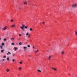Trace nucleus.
Wrapping results in <instances>:
<instances>
[{"instance_id":"obj_1","label":"nucleus","mask_w":77,"mask_h":77,"mask_svg":"<svg viewBox=\"0 0 77 77\" xmlns=\"http://www.w3.org/2000/svg\"><path fill=\"white\" fill-rule=\"evenodd\" d=\"M24 27L25 29H27V26H25L23 24H22V26L20 27V28L23 30V31H24Z\"/></svg>"},{"instance_id":"obj_2","label":"nucleus","mask_w":77,"mask_h":77,"mask_svg":"<svg viewBox=\"0 0 77 77\" xmlns=\"http://www.w3.org/2000/svg\"><path fill=\"white\" fill-rule=\"evenodd\" d=\"M8 28V27L6 26H4L2 29V30H6V29Z\"/></svg>"},{"instance_id":"obj_3","label":"nucleus","mask_w":77,"mask_h":77,"mask_svg":"<svg viewBox=\"0 0 77 77\" xmlns=\"http://www.w3.org/2000/svg\"><path fill=\"white\" fill-rule=\"evenodd\" d=\"M72 8H77V4H74L72 5Z\"/></svg>"},{"instance_id":"obj_4","label":"nucleus","mask_w":77,"mask_h":77,"mask_svg":"<svg viewBox=\"0 0 77 77\" xmlns=\"http://www.w3.org/2000/svg\"><path fill=\"white\" fill-rule=\"evenodd\" d=\"M27 47H23L24 51H26L27 50Z\"/></svg>"},{"instance_id":"obj_5","label":"nucleus","mask_w":77,"mask_h":77,"mask_svg":"<svg viewBox=\"0 0 77 77\" xmlns=\"http://www.w3.org/2000/svg\"><path fill=\"white\" fill-rule=\"evenodd\" d=\"M23 4L24 5H27V2H23Z\"/></svg>"},{"instance_id":"obj_6","label":"nucleus","mask_w":77,"mask_h":77,"mask_svg":"<svg viewBox=\"0 0 77 77\" xmlns=\"http://www.w3.org/2000/svg\"><path fill=\"white\" fill-rule=\"evenodd\" d=\"M14 48L15 49V51H17V50H18V48H16L15 47H14Z\"/></svg>"},{"instance_id":"obj_7","label":"nucleus","mask_w":77,"mask_h":77,"mask_svg":"<svg viewBox=\"0 0 77 77\" xmlns=\"http://www.w3.org/2000/svg\"><path fill=\"white\" fill-rule=\"evenodd\" d=\"M7 55H9V54H11V53L9 52H8L7 54Z\"/></svg>"},{"instance_id":"obj_8","label":"nucleus","mask_w":77,"mask_h":77,"mask_svg":"<svg viewBox=\"0 0 77 77\" xmlns=\"http://www.w3.org/2000/svg\"><path fill=\"white\" fill-rule=\"evenodd\" d=\"M52 69H54V71H56V70H57V69H55L53 67H52Z\"/></svg>"},{"instance_id":"obj_9","label":"nucleus","mask_w":77,"mask_h":77,"mask_svg":"<svg viewBox=\"0 0 77 77\" xmlns=\"http://www.w3.org/2000/svg\"><path fill=\"white\" fill-rule=\"evenodd\" d=\"M61 53V54H62L63 55L64 54H65V52L63 51H62Z\"/></svg>"},{"instance_id":"obj_10","label":"nucleus","mask_w":77,"mask_h":77,"mask_svg":"<svg viewBox=\"0 0 77 77\" xmlns=\"http://www.w3.org/2000/svg\"><path fill=\"white\" fill-rule=\"evenodd\" d=\"M0 47L1 49H3V46L2 45H1L0 46Z\"/></svg>"},{"instance_id":"obj_11","label":"nucleus","mask_w":77,"mask_h":77,"mask_svg":"<svg viewBox=\"0 0 77 77\" xmlns=\"http://www.w3.org/2000/svg\"><path fill=\"white\" fill-rule=\"evenodd\" d=\"M19 44L20 45H22V43H21V42H20L19 43Z\"/></svg>"},{"instance_id":"obj_12","label":"nucleus","mask_w":77,"mask_h":77,"mask_svg":"<svg viewBox=\"0 0 77 77\" xmlns=\"http://www.w3.org/2000/svg\"><path fill=\"white\" fill-rule=\"evenodd\" d=\"M51 56H49V60H50V59H51Z\"/></svg>"},{"instance_id":"obj_13","label":"nucleus","mask_w":77,"mask_h":77,"mask_svg":"<svg viewBox=\"0 0 77 77\" xmlns=\"http://www.w3.org/2000/svg\"><path fill=\"white\" fill-rule=\"evenodd\" d=\"M75 35H77V31H75Z\"/></svg>"},{"instance_id":"obj_14","label":"nucleus","mask_w":77,"mask_h":77,"mask_svg":"<svg viewBox=\"0 0 77 77\" xmlns=\"http://www.w3.org/2000/svg\"><path fill=\"white\" fill-rule=\"evenodd\" d=\"M11 40H14V38H11Z\"/></svg>"},{"instance_id":"obj_15","label":"nucleus","mask_w":77,"mask_h":77,"mask_svg":"<svg viewBox=\"0 0 77 77\" xmlns=\"http://www.w3.org/2000/svg\"><path fill=\"white\" fill-rule=\"evenodd\" d=\"M12 55L13 56V57H14V56L15 55V54H14V53H13L12 54Z\"/></svg>"},{"instance_id":"obj_16","label":"nucleus","mask_w":77,"mask_h":77,"mask_svg":"<svg viewBox=\"0 0 77 77\" xmlns=\"http://www.w3.org/2000/svg\"><path fill=\"white\" fill-rule=\"evenodd\" d=\"M4 41H6V38L4 39Z\"/></svg>"},{"instance_id":"obj_17","label":"nucleus","mask_w":77,"mask_h":77,"mask_svg":"<svg viewBox=\"0 0 77 77\" xmlns=\"http://www.w3.org/2000/svg\"><path fill=\"white\" fill-rule=\"evenodd\" d=\"M15 27V25H13L12 26H11L12 27Z\"/></svg>"},{"instance_id":"obj_18","label":"nucleus","mask_w":77,"mask_h":77,"mask_svg":"<svg viewBox=\"0 0 77 77\" xmlns=\"http://www.w3.org/2000/svg\"><path fill=\"white\" fill-rule=\"evenodd\" d=\"M19 70H21V67H20V68L18 69Z\"/></svg>"},{"instance_id":"obj_19","label":"nucleus","mask_w":77,"mask_h":77,"mask_svg":"<svg viewBox=\"0 0 77 77\" xmlns=\"http://www.w3.org/2000/svg\"><path fill=\"white\" fill-rule=\"evenodd\" d=\"M6 71L7 72H9V69H7L6 70Z\"/></svg>"},{"instance_id":"obj_20","label":"nucleus","mask_w":77,"mask_h":77,"mask_svg":"<svg viewBox=\"0 0 77 77\" xmlns=\"http://www.w3.org/2000/svg\"><path fill=\"white\" fill-rule=\"evenodd\" d=\"M2 45L4 46V45H5V44H4V43H2Z\"/></svg>"},{"instance_id":"obj_21","label":"nucleus","mask_w":77,"mask_h":77,"mask_svg":"<svg viewBox=\"0 0 77 77\" xmlns=\"http://www.w3.org/2000/svg\"><path fill=\"white\" fill-rule=\"evenodd\" d=\"M3 51H4V50L3 49L1 51V53H3Z\"/></svg>"},{"instance_id":"obj_22","label":"nucleus","mask_w":77,"mask_h":77,"mask_svg":"<svg viewBox=\"0 0 77 77\" xmlns=\"http://www.w3.org/2000/svg\"><path fill=\"white\" fill-rule=\"evenodd\" d=\"M14 61H15V60L14 59H12V62H14Z\"/></svg>"},{"instance_id":"obj_23","label":"nucleus","mask_w":77,"mask_h":77,"mask_svg":"<svg viewBox=\"0 0 77 77\" xmlns=\"http://www.w3.org/2000/svg\"><path fill=\"white\" fill-rule=\"evenodd\" d=\"M38 72H41V71L39 70H38Z\"/></svg>"},{"instance_id":"obj_24","label":"nucleus","mask_w":77,"mask_h":77,"mask_svg":"<svg viewBox=\"0 0 77 77\" xmlns=\"http://www.w3.org/2000/svg\"><path fill=\"white\" fill-rule=\"evenodd\" d=\"M27 47H29V48H30V45H27Z\"/></svg>"},{"instance_id":"obj_25","label":"nucleus","mask_w":77,"mask_h":77,"mask_svg":"<svg viewBox=\"0 0 77 77\" xmlns=\"http://www.w3.org/2000/svg\"><path fill=\"white\" fill-rule=\"evenodd\" d=\"M19 9H20V10L21 9V7H19L18 8Z\"/></svg>"},{"instance_id":"obj_26","label":"nucleus","mask_w":77,"mask_h":77,"mask_svg":"<svg viewBox=\"0 0 77 77\" xmlns=\"http://www.w3.org/2000/svg\"><path fill=\"white\" fill-rule=\"evenodd\" d=\"M11 45H15V44H14V43H11Z\"/></svg>"},{"instance_id":"obj_27","label":"nucleus","mask_w":77,"mask_h":77,"mask_svg":"<svg viewBox=\"0 0 77 77\" xmlns=\"http://www.w3.org/2000/svg\"><path fill=\"white\" fill-rule=\"evenodd\" d=\"M7 60H9V57L7 58Z\"/></svg>"},{"instance_id":"obj_28","label":"nucleus","mask_w":77,"mask_h":77,"mask_svg":"<svg viewBox=\"0 0 77 77\" xmlns=\"http://www.w3.org/2000/svg\"><path fill=\"white\" fill-rule=\"evenodd\" d=\"M30 31H32V28H30Z\"/></svg>"},{"instance_id":"obj_29","label":"nucleus","mask_w":77,"mask_h":77,"mask_svg":"<svg viewBox=\"0 0 77 77\" xmlns=\"http://www.w3.org/2000/svg\"><path fill=\"white\" fill-rule=\"evenodd\" d=\"M29 35V33H27L26 34V36H27L28 35Z\"/></svg>"},{"instance_id":"obj_30","label":"nucleus","mask_w":77,"mask_h":77,"mask_svg":"<svg viewBox=\"0 0 77 77\" xmlns=\"http://www.w3.org/2000/svg\"><path fill=\"white\" fill-rule=\"evenodd\" d=\"M20 64H22V62H21V61L20 62Z\"/></svg>"},{"instance_id":"obj_31","label":"nucleus","mask_w":77,"mask_h":77,"mask_svg":"<svg viewBox=\"0 0 77 77\" xmlns=\"http://www.w3.org/2000/svg\"><path fill=\"white\" fill-rule=\"evenodd\" d=\"M4 57V58H6V56H4V57Z\"/></svg>"},{"instance_id":"obj_32","label":"nucleus","mask_w":77,"mask_h":77,"mask_svg":"<svg viewBox=\"0 0 77 77\" xmlns=\"http://www.w3.org/2000/svg\"><path fill=\"white\" fill-rule=\"evenodd\" d=\"M38 51H35V53H37V52Z\"/></svg>"},{"instance_id":"obj_33","label":"nucleus","mask_w":77,"mask_h":77,"mask_svg":"<svg viewBox=\"0 0 77 77\" xmlns=\"http://www.w3.org/2000/svg\"><path fill=\"white\" fill-rule=\"evenodd\" d=\"M19 36H21V34H19Z\"/></svg>"},{"instance_id":"obj_34","label":"nucleus","mask_w":77,"mask_h":77,"mask_svg":"<svg viewBox=\"0 0 77 77\" xmlns=\"http://www.w3.org/2000/svg\"><path fill=\"white\" fill-rule=\"evenodd\" d=\"M30 35H29L28 36V38H30Z\"/></svg>"},{"instance_id":"obj_35","label":"nucleus","mask_w":77,"mask_h":77,"mask_svg":"<svg viewBox=\"0 0 77 77\" xmlns=\"http://www.w3.org/2000/svg\"><path fill=\"white\" fill-rule=\"evenodd\" d=\"M5 61V59H3L2 60V61L3 62V61Z\"/></svg>"},{"instance_id":"obj_36","label":"nucleus","mask_w":77,"mask_h":77,"mask_svg":"<svg viewBox=\"0 0 77 77\" xmlns=\"http://www.w3.org/2000/svg\"><path fill=\"white\" fill-rule=\"evenodd\" d=\"M32 48H35V46H33L32 47Z\"/></svg>"},{"instance_id":"obj_37","label":"nucleus","mask_w":77,"mask_h":77,"mask_svg":"<svg viewBox=\"0 0 77 77\" xmlns=\"http://www.w3.org/2000/svg\"><path fill=\"white\" fill-rule=\"evenodd\" d=\"M43 24H45V22H43Z\"/></svg>"},{"instance_id":"obj_38","label":"nucleus","mask_w":77,"mask_h":77,"mask_svg":"<svg viewBox=\"0 0 77 77\" xmlns=\"http://www.w3.org/2000/svg\"><path fill=\"white\" fill-rule=\"evenodd\" d=\"M11 22H12V21H13V20H11Z\"/></svg>"},{"instance_id":"obj_39","label":"nucleus","mask_w":77,"mask_h":77,"mask_svg":"<svg viewBox=\"0 0 77 77\" xmlns=\"http://www.w3.org/2000/svg\"><path fill=\"white\" fill-rule=\"evenodd\" d=\"M37 52H38V51H39V50H37Z\"/></svg>"},{"instance_id":"obj_40","label":"nucleus","mask_w":77,"mask_h":77,"mask_svg":"<svg viewBox=\"0 0 77 77\" xmlns=\"http://www.w3.org/2000/svg\"><path fill=\"white\" fill-rule=\"evenodd\" d=\"M29 57H31V55H29Z\"/></svg>"},{"instance_id":"obj_41","label":"nucleus","mask_w":77,"mask_h":77,"mask_svg":"<svg viewBox=\"0 0 77 77\" xmlns=\"http://www.w3.org/2000/svg\"><path fill=\"white\" fill-rule=\"evenodd\" d=\"M1 39V38L0 37V40Z\"/></svg>"},{"instance_id":"obj_42","label":"nucleus","mask_w":77,"mask_h":77,"mask_svg":"<svg viewBox=\"0 0 77 77\" xmlns=\"http://www.w3.org/2000/svg\"><path fill=\"white\" fill-rule=\"evenodd\" d=\"M21 62H23V60H21Z\"/></svg>"},{"instance_id":"obj_43","label":"nucleus","mask_w":77,"mask_h":77,"mask_svg":"<svg viewBox=\"0 0 77 77\" xmlns=\"http://www.w3.org/2000/svg\"><path fill=\"white\" fill-rule=\"evenodd\" d=\"M0 29H1V27H0Z\"/></svg>"},{"instance_id":"obj_44","label":"nucleus","mask_w":77,"mask_h":77,"mask_svg":"<svg viewBox=\"0 0 77 77\" xmlns=\"http://www.w3.org/2000/svg\"><path fill=\"white\" fill-rule=\"evenodd\" d=\"M62 48H63V47H62Z\"/></svg>"},{"instance_id":"obj_45","label":"nucleus","mask_w":77,"mask_h":77,"mask_svg":"<svg viewBox=\"0 0 77 77\" xmlns=\"http://www.w3.org/2000/svg\"><path fill=\"white\" fill-rule=\"evenodd\" d=\"M18 76H19V75H18Z\"/></svg>"}]
</instances>
